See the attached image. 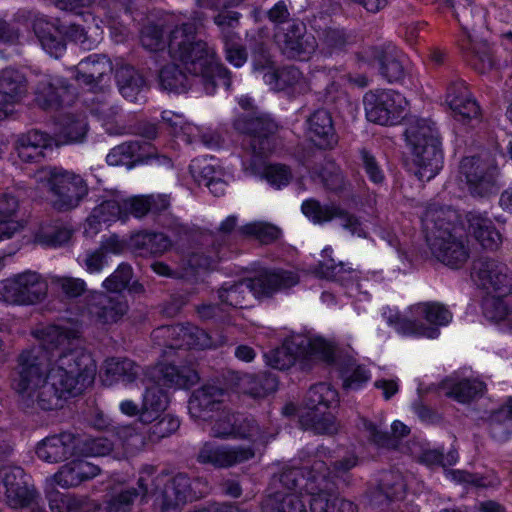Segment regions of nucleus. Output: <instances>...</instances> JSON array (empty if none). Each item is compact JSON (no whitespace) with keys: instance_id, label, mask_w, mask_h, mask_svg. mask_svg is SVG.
<instances>
[{"instance_id":"nucleus-50","label":"nucleus","mask_w":512,"mask_h":512,"mask_svg":"<svg viewBox=\"0 0 512 512\" xmlns=\"http://www.w3.org/2000/svg\"><path fill=\"white\" fill-rule=\"evenodd\" d=\"M159 84L169 92H186L190 87L187 74L175 63L167 64L159 72Z\"/></svg>"},{"instance_id":"nucleus-58","label":"nucleus","mask_w":512,"mask_h":512,"mask_svg":"<svg viewBox=\"0 0 512 512\" xmlns=\"http://www.w3.org/2000/svg\"><path fill=\"white\" fill-rule=\"evenodd\" d=\"M380 492L389 500H401L406 491L403 475L398 470L383 472L379 480Z\"/></svg>"},{"instance_id":"nucleus-10","label":"nucleus","mask_w":512,"mask_h":512,"mask_svg":"<svg viewBox=\"0 0 512 512\" xmlns=\"http://www.w3.org/2000/svg\"><path fill=\"white\" fill-rule=\"evenodd\" d=\"M48 293L46 279L36 271L18 273L0 283V300L12 305H34Z\"/></svg>"},{"instance_id":"nucleus-42","label":"nucleus","mask_w":512,"mask_h":512,"mask_svg":"<svg viewBox=\"0 0 512 512\" xmlns=\"http://www.w3.org/2000/svg\"><path fill=\"white\" fill-rule=\"evenodd\" d=\"M387 322L402 335L424 336L427 338H436L439 335V330L436 327L426 326L422 322L410 319L398 312H390L387 316Z\"/></svg>"},{"instance_id":"nucleus-34","label":"nucleus","mask_w":512,"mask_h":512,"mask_svg":"<svg viewBox=\"0 0 512 512\" xmlns=\"http://www.w3.org/2000/svg\"><path fill=\"white\" fill-rule=\"evenodd\" d=\"M360 428L367 434L369 441L378 447L395 449L398 446V439L407 436L410 428L400 421H395L392 426V434L382 431L378 425L367 418H361Z\"/></svg>"},{"instance_id":"nucleus-53","label":"nucleus","mask_w":512,"mask_h":512,"mask_svg":"<svg viewBox=\"0 0 512 512\" xmlns=\"http://www.w3.org/2000/svg\"><path fill=\"white\" fill-rule=\"evenodd\" d=\"M446 395L460 403H467L481 396L485 389L483 382L464 379L458 382H445Z\"/></svg>"},{"instance_id":"nucleus-60","label":"nucleus","mask_w":512,"mask_h":512,"mask_svg":"<svg viewBox=\"0 0 512 512\" xmlns=\"http://www.w3.org/2000/svg\"><path fill=\"white\" fill-rule=\"evenodd\" d=\"M233 437L249 440L252 443L266 442L264 433L261 431L256 420L252 417L237 416L235 432Z\"/></svg>"},{"instance_id":"nucleus-2","label":"nucleus","mask_w":512,"mask_h":512,"mask_svg":"<svg viewBox=\"0 0 512 512\" xmlns=\"http://www.w3.org/2000/svg\"><path fill=\"white\" fill-rule=\"evenodd\" d=\"M168 51L170 57L180 62L187 73L201 77L207 93L212 94L217 85L230 88V72L217 61L215 49L204 40L197 39L195 22L176 25L170 31Z\"/></svg>"},{"instance_id":"nucleus-46","label":"nucleus","mask_w":512,"mask_h":512,"mask_svg":"<svg viewBox=\"0 0 512 512\" xmlns=\"http://www.w3.org/2000/svg\"><path fill=\"white\" fill-rule=\"evenodd\" d=\"M147 148L150 144L140 141H128L114 147L107 155V162L110 165L126 164L128 161L134 159L140 161L144 159L149 153Z\"/></svg>"},{"instance_id":"nucleus-29","label":"nucleus","mask_w":512,"mask_h":512,"mask_svg":"<svg viewBox=\"0 0 512 512\" xmlns=\"http://www.w3.org/2000/svg\"><path fill=\"white\" fill-rule=\"evenodd\" d=\"M224 391L215 385H204L195 390L188 402L190 415L195 419L208 420L220 407Z\"/></svg>"},{"instance_id":"nucleus-13","label":"nucleus","mask_w":512,"mask_h":512,"mask_svg":"<svg viewBox=\"0 0 512 512\" xmlns=\"http://www.w3.org/2000/svg\"><path fill=\"white\" fill-rule=\"evenodd\" d=\"M233 127L251 137L250 147L255 157H266L274 150L278 125L270 116L242 114L234 120Z\"/></svg>"},{"instance_id":"nucleus-14","label":"nucleus","mask_w":512,"mask_h":512,"mask_svg":"<svg viewBox=\"0 0 512 512\" xmlns=\"http://www.w3.org/2000/svg\"><path fill=\"white\" fill-rule=\"evenodd\" d=\"M363 102L367 120L386 126L397 124L407 105L405 98L394 90L369 91Z\"/></svg>"},{"instance_id":"nucleus-16","label":"nucleus","mask_w":512,"mask_h":512,"mask_svg":"<svg viewBox=\"0 0 512 512\" xmlns=\"http://www.w3.org/2000/svg\"><path fill=\"white\" fill-rule=\"evenodd\" d=\"M274 40L283 55L290 59H305L313 54L318 43L301 20H292L274 32Z\"/></svg>"},{"instance_id":"nucleus-7","label":"nucleus","mask_w":512,"mask_h":512,"mask_svg":"<svg viewBox=\"0 0 512 512\" xmlns=\"http://www.w3.org/2000/svg\"><path fill=\"white\" fill-rule=\"evenodd\" d=\"M337 403L338 392L330 384L318 383L311 386L304 400L306 411L300 415L301 425L317 434H336L339 424L328 410Z\"/></svg>"},{"instance_id":"nucleus-12","label":"nucleus","mask_w":512,"mask_h":512,"mask_svg":"<svg viewBox=\"0 0 512 512\" xmlns=\"http://www.w3.org/2000/svg\"><path fill=\"white\" fill-rule=\"evenodd\" d=\"M496 163L478 156L465 157L460 163V177L473 197L485 198L498 190Z\"/></svg>"},{"instance_id":"nucleus-55","label":"nucleus","mask_w":512,"mask_h":512,"mask_svg":"<svg viewBox=\"0 0 512 512\" xmlns=\"http://www.w3.org/2000/svg\"><path fill=\"white\" fill-rule=\"evenodd\" d=\"M92 113L97 116L103 125L106 132L110 135H122L125 133L126 128L118 122L120 109L118 106L109 103L108 101H100L91 109Z\"/></svg>"},{"instance_id":"nucleus-11","label":"nucleus","mask_w":512,"mask_h":512,"mask_svg":"<svg viewBox=\"0 0 512 512\" xmlns=\"http://www.w3.org/2000/svg\"><path fill=\"white\" fill-rule=\"evenodd\" d=\"M33 31L43 49L55 58H58L65 49L63 36L80 44L83 49H91L92 43L88 39L87 32L75 23L57 25L43 17H38L33 21Z\"/></svg>"},{"instance_id":"nucleus-4","label":"nucleus","mask_w":512,"mask_h":512,"mask_svg":"<svg viewBox=\"0 0 512 512\" xmlns=\"http://www.w3.org/2000/svg\"><path fill=\"white\" fill-rule=\"evenodd\" d=\"M298 283L299 276L293 271L283 269L263 271L254 278L224 282L218 288L217 296L223 305L244 308L248 305L251 294L257 298L270 297Z\"/></svg>"},{"instance_id":"nucleus-54","label":"nucleus","mask_w":512,"mask_h":512,"mask_svg":"<svg viewBox=\"0 0 512 512\" xmlns=\"http://www.w3.org/2000/svg\"><path fill=\"white\" fill-rule=\"evenodd\" d=\"M112 450L113 443L108 438H93L87 435L76 434V456H106Z\"/></svg>"},{"instance_id":"nucleus-6","label":"nucleus","mask_w":512,"mask_h":512,"mask_svg":"<svg viewBox=\"0 0 512 512\" xmlns=\"http://www.w3.org/2000/svg\"><path fill=\"white\" fill-rule=\"evenodd\" d=\"M35 181L52 194V205L58 211L76 208L88 195L86 181L74 172L58 167H43L34 174Z\"/></svg>"},{"instance_id":"nucleus-40","label":"nucleus","mask_w":512,"mask_h":512,"mask_svg":"<svg viewBox=\"0 0 512 512\" xmlns=\"http://www.w3.org/2000/svg\"><path fill=\"white\" fill-rule=\"evenodd\" d=\"M240 385L243 393L253 398H264L277 390L278 379L272 372L247 374L241 378Z\"/></svg>"},{"instance_id":"nucleus-18","label":"nucleus","mask_w":512,"mask_h":512,"mask_svg":"<svg viewBox=\"0 0 512 512\" xmlns=\"http://www.w3.org/2000/svg\"><path fill=\"white\" fill-rule=\"evenodd\" d=\"M358 63L378 65L380 74L389 82H398L405 76V69L397 49L391 44L367 45L355 54Z\"/></svg>"},{"instance_id":"nucleus-36","label":"nucleus","mask_w":512,"mask_h":512,"mask_svg":"<svg viewBox=\"0 0 512 512\" xmlns=\"http://www.w3.org/2000/svg\"><path fill=\"white\" fill-rule=\"evenodd\" d=\"M71 86L62 80L56 83L43 81L36 90V101L44 109H56L65 102L70 101Z\"/></svg>"},{"instance_id":"nucleus-20","label":"nucleus","mask_w":512,"mask_h":512,"mask_svg":"<svg viewBox=\"0 0 512 512\" xmlns=\"http://www.w3.org/2000/svg\"><path fill=\"white\" fill-rule=\"evenodd\" d=\"M0 485L4 488L5 501L11 508H23L37 504L39 494L26 481V474L20 467H2Z\"/></svg>"},{"instance_id":"nucleus-28","label":"nucleus","mask_w":512,"mask_h":512,"mask_svg":"<svg viewBox=\"0 0 512 512\" xmlns=\"http://www.w3.org/2000/svg\"><path fill=\"white\" fill-rule=\"evenodd\" d=\"M25 93V78L17 70L4 69L0 72V120L12 112V106Z\"/></svg>"},{"instance_id":"nucleus-25","label":"nucleus","mask_w":512,"mask_h":512,"mask_svg":"<svg viewBox=\"0 0 512 512\" xmlns=\"http://www.w3.org/2000/svg\"><path fill=\"white\" fill-rule=\"evenodd\" d=\"M75 79L90 88L102 87L111 80L112 62L104 54H91L75 67Z\"/></svg>"},{"instance_id":"nucleus-37","label":"nucleus","mask_w":512,"mask_h":512,"mask_svg":"<svg viewBox=\"0 0 512 512\" xmlns=\"http://www.w3.org/2000/svg\"><path fill=\"white\" fill-rule=\"evenodd\" d=\"M19 205V196L15 192L5 191L0 193V241L10 239L20 231L19 222L13 220Z\"/></svg>"},{"instance_id":"nucleus-63","label":"nucleus","mask_w":512,"mask_h":512,"mask_svg":"<svg viewBox=\"0 0 512 512\" xmlns=\"http://www.w3.org/2000/svg\"><path fill=\"white\" fill-rule=\"evenodd\" d=\"M240 18L241 14L239 12L228 10L219 12L214 16L213 21L221 31L223 42L235 39L236 33L233 30L238 27Z\"/></svg>"},{"instance_id":"nucleus-43","label":"nucleus","mask_w":512,"mask_h":512,"mask_svg":"<svg viewBox=\"0 0 512 512\" xmlns=\"http://www.w3.org/2000/svg\"><path fill=\"white\" fill-rule=\"evenodd\" d=\"M168 403V398L162 388L158 385L147 387L141 406L140 420L143 423H151L159 418Z\"/></svg>"},{"instance_id":"nucleus-27","label":"nucleus","mask_w":512,"mask_h":512,"mask_svg":"<svg viewBox=\"0 0 512 512\" xmlns=\"http://www.w3.org/2000/svg\"><path fill=\"white\" fill-rule=\"evenodd\" d=\"M36 455L47 463H59L76 456V434L65 431L48 436L36 446Z\"/></svg>"},{"instance_id":"nucleus-17","label":"nucleus","mask_w":512,"mask_h":512,"mask_svg":"<svg viewBox=\"0 0 512 512\" xmlns=\"http://www.w3.org/2000/svg\"><path fill=\"white\" fill-rule=\"evenodd\" d=\"M155 477H163V482L157 488L150 486L154 496V507L159 512H176L178 508L194 498L190 478L183 473L167 479V474L161 473Z\"/></svg>"},{"instance_id":"nucleus-61","label":"nucleus","mask_w":512,"mask_h":512,"mask_svg":"<svg viewBox=\"0 0 512 512\" xmlns=\"http://www.w3.org/2000/svg\"><path fill=\"white\" fill-rule=\"evenodd\" d=\"M322 45L329 50H343L356 43V38L342 29L327 28L323 31L320 38Z\"/></svg>"},{"instance_id":"nucleus-22","label":"nucleus","mask_w":512,"mask_h":512,"mask_svg":"<svg viewBox=\"0 0 512 512\" xmlns=\"http://www.w3.org/2000/svg\"><path fill=\"white\" fill-rule=\"evenodd\" d=\"M255 452L251 447L216 445L205 442L198 451L197 462L214 468H229L252 459Z\"/></svg>"},{"instance_id":"nucleus-59","label":"nucleus","mask_w":512,"mask_h":512,"mask_svg":"<svg viewBox=\"0 0 512 512\" xmlns=\"http://www.w3.org/2000/svg\"><path fill=\"white\" fill-rule=\"evenodd\" d=\"M317 174L327 190L338 193L344 189L345 178L341 168L334 161H326Z\"/></svg>"},{"instance_id":"nucleus-9","label":"nucleus","mask_w":512,"mask_h":512,"mask_svg":"<svg viewBox=\"0 0 512 512\" xmlns=\"http://www.w3.org/2000/svg\"><path fill=\"white\" fill-rule=\"evenodd\" d=\"M334 347L322 338H310L305 335H294L286 339L281 347L265 354L269 366L278 370H286L294 365L299 357L319 355L324 360L333 361Z\"/></svg>"},{"instance_id":"nucleus-38","label":"nucleus","mask_w":512,"mask_h":512,"mask_svg":"<svg viewBox=\"0 0 512 512\" xmlns=\"http://www.w3.org/2000/svg\"><path fill=\"white\" fill-rule=\"evenodd\" d=\"M55 146L83 141L88 131L86 117L83 114H65L59 120Z\"/></svg>"},{"instance_id":"nucleus-48","label":"nucleus","mask_w":512,"mask_h":512,"mask_svg":"<svg viewBox=\"0 0 512 512\" xmlns=\"http://www.w3.org/2000/svg\"><path fill=\"white\" fill-rule=\"evenodd\" d=\"M303 79L301 71L293 66L269 70L263 75V80L274 91H283L300 83Z\"/></svg>"},{"instance_id":"nucleus-35","label":"nucleus","mask_w":512,"mask_h":512,"mask_svg":"<svg viewBox=\"0 0 512 512\" xmlns=\"http://www.w3.org/2000/svg\"><path fill=\"white\" fill-rule=\"evenodd\" d=\"M310 473L317 474L314 464L311 468L285 467L272 476L268 490L269 492H293L297 488L305 490Z\"/></svg>"},{"instance_id":"nucleus-45","label":"nucleus","mask_w":512,"mask_h":512,"mask_svg":"<svg viewBox=\"0 0 512 512\" xmlns=\"http://www.w3.org/2000/svg\"><path fill=\"white\" fill-rule=\"evenodd\" d=\"M115 78L123 97L135 102L145 84L142 75L131 66H122L116 70Z\"/></svg>"},{"instance_id":"nucleus-51","label":"nucleus","mask_w":512,"mask_h":512,"mask_svg":"<svg viewBox=\"0 0 512 512\" xmlns=\"http://www.w3.org/2000/svg\"><path fill=\"white\" fill-rule=\"evenodd\" d=\"M503 297L499 294L485 297L482 302L483 315L494 323L504 321L512 332V306L508 307Z\"/></svg>"},{"instance_id":"nucleus-33","label":"nucleus","mask_w":512,"mask_h":512,"mask_svg":"<svg viewBox=\"0 0 512 512\" xmlns=\"http://www.w3.org/2000/svg\"><path fill=\"white\" fill-rule=\"evenodd\" d=\"M468 231L485 249H497L501 243V235L493 225V222L479 212H469L466 215Z\"/></svg>"},{"instance_id":"nucleus-21","label":"nucleus","mask_w":512,"mask_h":512,"mask_svg":"<svg viewBox=\"0 0 512 512\" xmlns=\"http://www.w3.org/2000/svg\"><path fill=\"white\" fill-rule=\"evenodd\" d=\"M156 469L154 466L146 465L140 472L137 481L138 488H127L111 496L106 502V512H130L137 499L141 502L145 501L149 496V492L153 491L150 486L155 485L157 488L163 482V477H153Z\"/></svg>"},{"instance_id":"nucleus-39","label":"nucleus","mask_w":512,"mask_h":512,"mask_svg":"<svg viewBox=\"0 0 512 512\" xmlns=\"http://www.w3.org/2000/svg\"><path fill=\"white\" fill-rule=\"evenodd\" d=\"M263 512H306V505L296 492H269L262 501Z\"/></svg>"},{"instance_id":"nucleus-26","label":"nucleus","mask_w":512,"mask_h":512,"mask_svg":"<svg viewBox=\"0 0 512 512\" xmlns=\"http://www.w3.org/2000/svg\"><path fill=\"white\" fill-rule=\"evenodd\" d=\"M146 376L156 385L169 388H188L199 381L197 371L189 366L158 364L150 368Z\"/></svg>"},{"instance_id":"nucleus-8","label":"nucleus","mask_w":512,"mask_h":512,"mask_svg":"<svg viewBox=\"0 0 512 512\" xmlns=\"http://www.w3.org/2000/svg\"><path fill=\"white\" fill-rule=\"evenodd\" d=\"M317 474L310 473L305 491L310 494L311 512H358L353 501L336 493V484L326 474L329 468L323 461H314Z\"/></svg>"},{"instance_id":"nucleus-44","label":"nucleus","mask_w":512,"mask_h":512,"mask_svg":"<svg viewBox=\"0 0 512 512\" xmlns=\"http://www.w3.org/2000/svg\"><path fill=\"white\" fill-rule=\"evenodd\" d=\"M116 219H124L122 201L106 200L96 206L90 216L86 219V232L98 231V226L101 223L110 222Z\"/></svg>"},{"instance_id":"nucleus-30","label":"nucleus","mask_w":512,"mask_h":512,"mask_svg":"<svg viewBox=\"0 0 512 512\" xmlns=\"http://www.w3.org/2000/svg\"><path fill=\"white\" fill-rule=\"evenodd\" d=\"M101 469L91 462L75 459L60 467L54 475L55 482L63 488L77 487L99 475Z\"/></svg>"},{"instance_id":"nucleus-62","label":"nucleus","mask_w":512,"mask_h":512,"mask_svg":"<svg viewBox=\"0 0 512 512\" xmlns=\"http://www.w3.org/2000/svg\"><path fill=\"white\" fill-rule=\"evenodd\" d=\"M133 276V271L130 265L122 263L118 268L103 282V287L107 293L121 294L125 290Z\"/></svg>"},{"instance_id":"nucleus-19","label":"nucleus","mask_w":512,"mask_h":512,"mask_svg":"<svg viewBox=\"0 0 512 512\" xmlns=\"http://www.w3.org/2000/svg\"><path fill=\"white\" fill-rule=\"evenodd\" d=\"M472 275L488 292L506 296L512 291V272L493 258L481 257L473 262Z\"/></svg>"},{"instance_id":"nucleus-15","label":"nucleus","mask_w":512,"mask_h":512,"mask_svg":"<svg viewBox=\"0 0 512 512\" xmlns=\"http://www.w3.org/2000/svg\"><path fill=\"white\" fill-rule=\"evenodd\" d=\"M85 310L95 324L109 327L123 319L129 305L122 294L92 291L85 298Z\"/></svg>"},{"instance_id":"nucleus-32","label":"nucleus","mask_w":512,"mask_h":512,"mask_svg":"<svg viewBox=\"0 0 512 512\" xmlns=\"http://www.w3.org/2000/svg\"><path fill=\"white\" fill-rule=\"evenodd\" d=\"M308 134L317 146L324 149L333 148L338 138L335 133L331 114L325 109L314 111L307 119Z\"/></svg>"},{"instance_id":"nucleus-24","label":"nucleus","mask_w":512,"mask_h":512,"mask_svg":"<svg viewBox=\"0 0 512 512\" xmlns=\"http://www.w3.org/2000/svg\"><path fill=\"white\" fill-rule=\"evenodd\" d=\"M446 102L456 121L469 125L478 122L481 111L463 80L451 81L447 87Z\"/></svg>"},{"instance_id":"nucleus-52","label":"nucleus","mask_w":512,"mask_h":512,"mask_svg":"<svg viewBox=\"0 0 512 512\" xmlns=\"http://www.w3.org/2000/svg\"><path fill=\"white\" fill-rule=\"evenodd\" d=\"M410 449L414 459L427 466H452L458 460V453L455 449L449 450L446 454L438 449L423 448L418 445H415Z\"/></svg>"},{"instance_id":"nucleus-56","label":"nucleus","mask_w":512,"mask_h":512,"mask_svg":"<svg viewBox=\"0 0 512 512\" xmlns=\"http://www.w3.org/2000/svg\"><path fill=\"white\" fill-rule=\"evenodd\" d=\"M339 205L334 203L321 204L318 200L308 199L302 203L303 214L315 224L330 222L336 218L339 212Z\"/></svg>"},{"instance_id":"nucleus-57","label":"nucleus","mask_w":512,"mask_h":512,"mask_svg":"<svg viewBox=\"0 0 512 512\" xmlns=\"http://www.w3.org/2000/svg\"><path fill=\"white\" fill-rule=\"evenodd\" d=\"M237 232L243 236L252 237L262 244H270L281 235V230L277 226L261 221L245 224Z\"/></svg>"},{"instance_id":"nucleus-49","label":"nucleus","mask_w":512,"mask_h":512,"mask_svg":"<svg viewBox=\"0 0 512 512\" xmlns=\"http://www.w3.org/2000/svg\"><path fill=\"white\" fill-rule=\"evenodd\" d=\"M104 369L106 375L126 383L134 382L141 373V367L128 358H108L104 362Z\"/></svg>"},{"instance_id":"nucleus-5","label":"nucleus","mask_w":512,"mask_h":512,"mask_svg":"<svg viewBox=\"0 0 512 512\" xmlns=\"http://www.w3.org/2000/svg\"><path fill=\"white\" fill-rule=\"evenodd\" d=\"M406 141L411 148L413 160L418 167L416 175L422 181H429L442 168V150L438 130L429 119L410 122L405 131Z\"/></svg>"},{"instance_id":"nucleus-41","label":"nucleus","mask_w":512,"mask_h":512,"mask_svg":"<svg viewBox=\"0 0 512 512\" xmlns=\"http://www.w3.org/2000/svg\"><path fill=\"white\" fill-rule=\"evenodd\" d=\"M130 246L142 255H158L169 250L172 242L161 232H139L131 237Z\"/></svg>"},{"instance_id":"nucleus-31","label":"nucleus","mask_w":512,"mask_h":512,"mask_svg":"<svg viewBox=\"0 0 512 512\" xmlns=\"http://www.w3.org/2000/svg\"><path fill=\"white\" fill-rule=\"evenodd\" d=\"M54 138L38 130H31L19 136L16 150L23 162H38L45 156L47 149L54 146Z\"/></svg>"},{"instance_id":"nucleus-47","label":"nucleus","mask_w":512,"mask_h":512,"mask_svg":"<svg viewBox=\"0 0 512 512\" xmlns=\"http://www.w3.org/2000/svg\"><path fill=\"white\" fill-rule=\"evenodd\" d=\"M409 311L414 318L422 317L436 326L447 325L452 319V313L441 303L422 302L410 306Z\"/></svg>"},{"instance_id":"nucleus-1","label":"nucleus","mask_w":512,"mask_h":512,"mask_svg":"<svg viewBox=\"0 0 512 512\" xmlns=\"http://www.w3.org/2000/svg\"><path fill=\"white\" fill-rule=\"evenodd\" d=\"M39 346L17 357L12 388L25 408L50 411L87 388L96 374L91 354L78 345V331L49 325L35 333Z\"/></svg>"},{"instance_id":"nucleus-23","label":"nucleus","mask_w":512,"mask_h":512,"mask_svg":"<svg viewBox=\"0 0 512 512\" xmlns=\"http://www.w3.org/2000/svg\"><path fill=\"white\" fill-rule=\"evenodd\" d=\"M463 37L459 40V47L465 61L479 73H485L493 67V58L487 41L479 39L472 32L474 25L467 19L461 22Z\"/></svg>"},{"instance_id":"nucleus-3","label":"nucleus","mask_w":512,"mask_h":512,"mask_svg":"<svg viewBox=\"0 0 512 512\" xmlns=\"http://www.w3.org/2000/svg\"><path fill=\"white\" fill-rule=\"evenodd\" d=\"M456 213L437 204H430L422 218L426 242L432 254L451 268L462 267L470 257V249L455 224Z\"/></svg>"},{"instance_id":"nucleus-64","label":"nucleus","mask_w":512,"mask_h":512,"mask_svg":"<svg viewBox=\"0 0 512 512\" xmlns=\"http://www.w3.org/2000/svg\"><path fill=\"white\" fill-rule=\"evenodd\" d=\"M190 172L199 184L205 185V181L211 182L219 176H223V171L217 168L207 159H195L189 166Z\"/></svg>"}]
</instances>
